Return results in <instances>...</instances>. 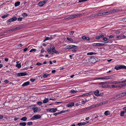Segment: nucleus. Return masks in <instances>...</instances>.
I'll return each mask as SVG.
<instances>
[{
    "label": "nucleus",
    "instance_id": "nucleus-1",
    "mask_svg": "<svg viewBox=\"0 0 126 126\" xmlns=\"http://www.w3.org/2000/svg\"><path fill=\"white\" fill-rule=\"evenodd\" d=\"M96 59H97L96 57H93L88 59V61L89 62V63H90L91 64H93L95 63L96 62Z\"/></svg>",
    "mask_w": 126,
    "mask_h": 126
},
{
    "label": "nucleus",
    "instance_id": "nucleus-2",
    "mask_svg": "<svg viewBox=\"0 0 126 126\" xmlns=\"http://www.w3.org/2000/svg\"><path fill=\"white\" fill-rule=\"evenodd\" d=\"M115 68L118 70L121 69H126V66L124 65H119L116 66L115 67Z\"/></svg>",
    "mask_w": 126,
    "mask_h": 126
},
{
    "label": "nucleus",
    "instance_id": "nucleus-3",
    "mask_svg": "<svg viewBox=\"0 0 126 126\" xmlns=\"http://www.w3.org/2000/svg\"><path fill=\"white\" fill-rule=\"evenodd\" d=\"M41 116L40 115L37 114L34 115L33 117L30 119L31 120H32L35 119H37L41 118Z\"/></svg>",
    "mask_w": 126,
    "mask_h": 126
},
{
    "label": "nucleus",
    "instance_id": "nucleus-4",
    "mask_svg": "<svg viewBox=\"0 0 126 126\" xmlns=\"http://www.w3.org/2000/svg\"><path fill=\"white\" fill-rule=\"evenodd\" d=\"M111 12L110 11H108L106 12H104L102 13H100L97 14L98 16H100L105 15H108L109 14L111 13Z\"/></svg>",
    "mask_w": 126,
    "mask_h": 126
},
{
    "label": "nucleus",
    "instance_id": "nucleus-5",
    "mask_svg": "<svg viewBox=\"0 0 126 126\" xmlns=\"http://www.w3.org/2000/svg\"><path fill=\"white\" fill-rule=\"evenodd\" d=\"M57 110V108H48L47 110V111L51 112H56Z\"/></svg>",
    "mask_w": 126,
    "mask_h": 126
},
{
    "label": "nucleus",
    "instance_id": "nucleus-6",
    "mask_svg": "<svg viewBox=\"0 0 126 126\" xmlns=\"http://www.w3.org/2000/svg\"><path fill=\"white\" fill-rule=\"evenodd\" d=\"M47 0H44L42 1L39 2L38 5L40 6H42L46 3Z\"/></svg>",
    "mask_w": 126,
    "mask_h": 126
},
{
    "label": "nucleus",
    "instance_id": "nucleus-7",
    "mask_svg": "<svg viewBox=\"0 0 126 126\" xmlns=\"http://www.w3.org/2000/svg\"><path fill=\"white\" fill-rule=\"evenodd\" d=\"M17 77H21L26 76L27 75V74L26 72H21L18 73L16 74Z\"/></svg>",
    "mask_w": 126,
    "mask_h": 126
},
{
    "label": "nucleus",
    "instance_id": "nucleus-8",
    "mask_svg": "<svg viewBox=\"0 0 126 126\" xmlns=\"http://www.w3.org/2000/svg\"><path fill=\"white\" fill-rule=\"evenodd\" d=\"M32 109L33 110V112L34 113H36L41 110L40 109L37 107H34L32 108Z\"/></svg>",
    "mask_w": 126,
    "mask_h": 126
},
{
    "label": "nucleus",
    "instance_id": "nucleus-9",
    "mask_svg": "<svg viewBox=\"0 0 126 126\" xmlns=\"http://www.w3.org/2000/svg\"><path fill=\"white\" fill-rule=\"evenodd\" d=\"M92 45L95 46H102L104 45V44L100 43H93L92 44Z\"/></svg>",
    "mask_w": 126,
    "mask_h": 126
},
{
    "label": "nucleus",
    "instance_id": "nucleus-10",
    "mask_svg": "<svg viewBox=\"0 0 126 126\" xmlns=\"http://www.w3.org/2000/svg\"><path fill=\"white\" fill-rule=\"evenodd\" d=\"M93 108H94L93 106H91L89 107H86V108H84L83 109V110L84 111L87 110H90L92 109Z\"/></svg>",
    "mask_w": 126,
    "mask_h": 126
},
{
    "label": "nucleus",
    "instance_id": "nucleus-11",
    "mask_svg": "<svg viewBox=\"0 0 126 126\" xmlns=\"http://www.w3.org/2000/svg\"><path fill=\"white\" fill-rule=\"evenodd\" d=\"M81 15L82 14H77L73 15V18H74L81 16Z\"/></svg>",
    "mask_w": 126,
    "mask_h": 126
},
{
    "label": "nucleus",
    "instance_id": "nucleus-12",
    "mask_svg": "<svg viewBox=\"0 0 126 126\" xmlns=\"http://www.w3.org/2000/svg\"><path fill=\"white\" fill-rule=\"evenodd\" d=\"M103 105V104L102 102H101L95 105H93V107H96L98 106H101Z\"/></svg>",
    "mask_w": 126,
    "mask_h": 126
},
{
    "label": "nucleus",
    "instance_id": "nucleus-13",
    "mask_svg": "<svg viewBox=\"0 0 126 126\" xmlns=\"http://www.w3.org/2000/svg\"><path fill=\"white\" fill-rule=\"evenodd\" d=\"M74 103L73 102H71V103H69L67 104L66 106L69 107H71L74 105Z\"/></svg>",
    "mask_w": 126,
    "mask_h": 126
},
{
    "label": "nucleus",
    "instance_id": "nucleus-14",
    "mask_svg": "<svg viewBox=\"0 0 126 126\" xmlns=\"http://www.w3.org/2000/svg\"><path fill=\"white\" fill-rule=\"evenodd\" d=\"M30 84V82L29 81H27L24 83L22 85L23 87L27 86Z\"/></svg>",
    "mask_w": 126,
    "mask_h": 126
},
{
    "label": "nucleus",
    "instance_id": "nucleus-15",
    "mask_svg": "<svg viewBox=\"0 0 126 126\" xmlns=\"http://www.w3.org/2000/svg\"><path fill=\"white\" fill-rule=\"evenodd\" d=\"M82 39L83 40H87L89 41L90 40V38L88 37H86L85 36H83L82 37Z\"/></svg>",
    "mask_w": 126,
    "mask_h": 126
},
{
    "label": "nucleus",
    "instance_id": "nucleus-16",
    "mask_svg": "<svg viewBox=\"0 0 126 126\" xmlns=\"http://www.w3.org/2000/svg\"><path fill=\"white\" fill-rule=\"evenodd\" d=\"M112 78V77L111 76H106L105 77V80H108V79H111Z\"/></svg>",
    "mask_w": 126,
    "mask_h": 126
},
{
    "label": "nucleus",
    "instance_id": "nucleus-17",
    "mask_svg": "<svg viewBox=\"0 0 126 126\" xmlns=\"http://www.w3.org/2000/svg\"><path fill=\"white\" fill-rule=\"evenodd\" d=\"M99 92L98 90H96L95 91H94V93L95 95L97 96H98L99 94Z\"/></svg>",
    "mask_w": 126,
    "mask_h": 126
},
{
    "label": "nucleus",
    "instance_id": "nucleus-18",
    "mask_svg": "<svg viewBox=\"0 0 126 126\" xmlns=\"http://www.w3.org/2000/svg\"><path fill=\"white\" fill-rule=\"evenodd\" d=\"M104 114L106 116H107L108 115H110V111H109L107 110L105 112Z\"/></svg>",
    "mask_w": 126,
    "mask_h": 126
},
{
    "label": "nucleus",
    "instance_id": "nucleus-19",
    "mask_svg": "<svg viewBox=\"0 0 126 126\" xmlns=\"http://www.w3.org/2000/svg\"><path fill=\"white\" fill-rule=\"evenodd\" d=\"M47 50L49 53H51L52 54H54V53L52 52V51L51 49L49 48H47Z\"/></svg>",
    "mask_w": 126,
    "mask_h": 126
},
{
    "label": "nucleus",
    "instance_id": "nucleus-20",
    "mask_svg": "<svg viewBox=\"0 0 126 126\" xmlns=\"http://www.w3.org/2000/svg\"><path fill=\"white\" fill-rule=\"evenodd\" d=\"M112 84H116L121 83V82L119 81H115L111 82Z\"/></svg>",
    "mask_w": 126,
    "mask_h": 126
},
{
    "label": "nucleus",
    "instance_id": "nucleus-21",
    "mask_svg": "<svg viewBox=\"0 0 126 126\" xmlns=\"http://www.w3.org/2000/svg\"><path fill=\"white\" fill-rule=\"evenodd\" d=\"M20 4V2L19 1H17L16 2L15 4V7H17L19 6Z\"/></svg>",
    "mask_w": 126,
    "mask_h": 126
},
{
    "label": "nucleus",
    "instance_id": "nucleus-22",
    "mask_svg": "<svg viewBox=\"0 0 126 126\" xmlns=\"http://www.w3.org/2000/svg\"><path fill=\"white\" fill-rule=\"evenodd\" d=\"M19 125L22 126H25L26 125V123L25 122H21L19 124Z\"/></svg>",
    "mask_w": 126,
    "mask_h": 126
},
{
    "label": "nucleus",
    "instance_id": "nucleus-23",
    "mask_svg": "<svg viewBox=\"0 0 126 126\" xmlns=\"http://www.w3.org/2000/svg\"><path fill=\"white\" fill-rule=\"evenodd\" d=\"M87 123L86 122H81L79 123H78V125L79 126H80L82 125H84L86 124Z\"/></svg>",
    "mask_w": 126,
    "mask_h": 126
},
{
    "label": "nucleus",
    "instance_id": "nucleus-24",
    "mask_svg": "<svg viewBox=\"0 0 126 126\" xmlns=\"http://www.w3.org/2000/svg\"><path fill=\"white\" fill-rule=\"evenodd\" d=\"M27 119V118L26 117H24L21 118L20 120L23 121H26Z\"/></svg>",
    "mask_w": 126,
    "mask_h": 126
},
{
    "label": "nucleus",
    "instance_id": "nucleus-25",
    "mask_svg": "<svg viewBox=\"0 0 126 126\" xmlns=\"http://www.w3.org/2000/svg\"><path fill=\"white\" fill-rule=\"evenodd\" d=\"M48 101V99L47 98H46L43 101V102L44 103H45L47 102Z\"/></svg>",
    "mask_w": 126,
    "mask_h": 126
},
{
    "label": "nucleus",
    "instance_id": "nucleus-26",
    "mask_svg": "<svg viewBox=\"0 0 126 126\" xmlns=\"http://www.w3.org/2000/svg\"><path fill=\"white\" fill-rule=\"evenodd\" d=\"M108 82H101L100 83H99L98 84L99 85H101L102 84H108Z\"/></svg>",
    "mask_w": 126,
    "mask_h": 126
},
{
    "label": "nucleus",
    "instance_id": "nucleus-27",
    "mask_svg": "<svg viewBox=\"0 0 126 126\" xmlns=\"http://www.w3.org/2000/svg\"><path fill=\"white\" fill-rule=\"evenodd\" d=\"M122 96V95H121V94L120 93L118 94L116 96V97L117 98H118Z\"/></svg>",
    "mask_w": 126,
    "mask_h": 126
},
{
    "label": "nucleus",
    "instance_id": "nucleus-28",
    "mask_svg": "<svg viewBox=\"0 0 126 126\" xmlns=\"http://www.w3.org/2000/svg\"><path fill=\"white\" fill-rule=\"evenodd\" d=\"M12 20L11 18H10L9 20H8L7 21V23L8 24H10V22H11L13 21Z\"/></svg>",
    "mask_w": 126,
    "mask_h": 126
},
{
    "label": "nucleus",
    "instance_id": "nucleus-29",
    "mask_svg": "<svg viewBox=\"0 0 126 126\" xmlns=\"http://www.w3.org/2000/svg\"><path fill=\"white\" fill-rule=\"evenodd\" d=\"M8 15H9L8 14H7L6 15H4L3 16H1V18L3 19L4 18H5L6 17H7V16H8Z\"/></svg>",
    "mask_w": 126,
    "mask_h": 126
},
{
    "label": "nucleus",
    "instance_id": "nucleus-30",
    "mask_svg": "<svg viewBox=\"0 0 126 126\" xmlns=\"http://www.w3.org/2000/svg\"><path fill=\"white\" fill-rule=\"evenodd\" d=\"M77 92V91L76 90H71L70 92L72 94L73 93H75Z\"/></svg>",
    "mask_w": 126,
    "mask_h": 126
},
{
    "label": "nucleus",
    "instance_id": "nucleus-31",
    "mask_svg": "<svg viewBox=\"0 0 126 126\" xmlns=\"http://www.w3.org/2000/svg\"><path fill=\"white\" fill-rule=\"evenodd\" d=\"M12 18V20L13 21L16 20L17 19V17L15 16L13 17L12 18Z\"/></svg>",
    "mask_w": 126,
    "mask_h": 126
},
{
    "label": "nucleus",
    "instance_id": "nucleus-32",
    "mask_svg": "<svg viewBox=\"0 0 126 126\" xmlns=\"http://www.w3.org/2000/svg\"><path fill=\"white\" fill-rule=\"evenodd\" d=\"M49 75V74H45L43 75V77L44 78H47Z\"/></svg>",
    "mask_w": 126,
    "mask_h": 126
},
{
    "label": "nucleus",
    "instance_id": "nucleus-33",
    "mask_svg": "<svg viewBox=\"0 0 126 126\" xmlns=\"http://www.w3.org/2000/svg\"><path fill=\"white\" fill-rule=\"evenodd\" d=\"M37 103L39 105H41L43 104L42 102L41 101H38L37 102Z\"/></svg>",
    "mask_w": 126,
    "mask_h": 126
},
{
    "label": "nucleus",
    "instance_id": "nucleus-34",
    "mask_svg": "<svg viewBox=\"0 0 126 126\" xmlns=\"http://www.w3.org/2000/svg\"><path fill=\"white\" fill-rule=\"evenodd\" d=\"M121 95L123 96L126 95V92L125 91L121 93H120Z\"/></svg>",
    "mask_w": 126,
    "mask_h": 126
},
{
    "label": "nucleus",
    "instance_id": "nucleus-35",
    "mask_svg": "<svg viewBox=\"0 0 126 126\" xmlns=\"http://www.w3.org/2000/svg\"><path fill=\"white\" fill-rule=\"evenodd\" d=\"M88 59H87L86 60V62H85V64H91L90 63H89V62H88Z\"/></svg>",
    "mask_w": 126,
    "mask_h": 126
},
{
    "label": "nucleus",
    "instance_id": "nucleus-36",
    "mask_svg": "<svg viewBox=\"0 0 126 126\" xmlns=\"http://www.w3.org/2000/svg\"><path fill=\"white\" fill-rule=\"evenodd\" d=\"M22 16L24 17H26L28 16L27 14L26 13H24L22 14Z\"/></svg>",
    "mask_w": 126,
    "mask_h": 126
},
{
    "label": "nucleus",
    "instance_id": "nucleus-37",
    "mask_svg": "<svg viewBox=\"0 0 126 126\" xmlns=\"http://www.w3.org/2000/svg\"><path fill=\"white\" fill-rule=\"evenodd\" d=\"M16 67L19 68H20L21 67V65L20 63L16 65Z\"/></svg>",
    "mask_w": 126,
    "mask_h": 126
},
{
    "label": "nucleus",
    "instance_id": "nucleus-38",
    "mask_svg": "<svg viewBox=\"0 0 126 126\" xmlns=\"http://www.w3.org/2000/svg\"><path fill=\"white\" fill-rule=\"evenodd\" d=\"M78 47L77 46L72 45V48L76 49Z\"/></svg>",
    "mask_w": 126,
    "mask_h": 126
},
{
    "label": "nucleus",
    "instance_id": "nucleus-39",
    "mask_svg": "<svg viewBox=\"0 0 126 126\" xmlns=\"http://www.w3.org/2000/svg\"><path fill=\"white\" fill-rule=\"evenodd\" d=\"M109 102L108 100H106L105 101L102 102L103 104H106L107 103Z\"/></svg>",
    "mask_w": 126,
    "mask_h": 126
},
{
    "label": "nucleus",
    "instance_id": "nucleus-40",
    "mask_svg": "<svg viewBox=\"0 0 126 126\" xmlns=\"http://www.w3.org/2000/svg\"><path fill=\"white\" fill-rule=\"evenodd\" d=\"M50 49H51V50H52L55 48V47L54 46L52 45H50Z\"/></svg>",
    "mask_w": 126,
    "mask_h": 126
},
{
    "label": "nucleus",
    "instance_id": "nucleus-41",
    "mask_svg": "<svg viewBox=\"0 0 126 126\" xmlns=\"http://www.w3.org/2000/svg\"><path fill=\"white\" fill-rule=\"evenodd\" d=\"M116 38H118V39H123V38L121 37V36L120 35H119V36H116Z\"/></svg>",
    "mask_w": 126,
    "mask_h": 126
},
{
    "label": "nucleus",
    "instance_id": "nucleus-42",
    "mask_svg": "<svg viewBox=\"0 0 126 126\" xmlns=\"http://www.w3.org/2000/svg\"><path fill=\"white\" fill-rule=\"evenodd\" d=\"M36 51V49H31L30 52H34Z\"/></svg>",
    "mask_w": 126,
    "mask_h": 126
},
{
    "label": "nucleus",
    "instance_id": "nucleus-43",
    "mask_svg": "<svg viewBox=\"0 0 126 126\" xmlns=\"http://www.w3.org/2000/svg\"><path fill=\"white\" fill-rule=\"evenodd\" d=\"M67 39L68 41L71 42H72L73 41V40L72 39L69 38L68 37H67Z\"/></svg>",
    "mask_w": 126,
    "mask_h": 126
},
{
    "label": "nucleus",
    "instance_id": "nucleus-44",
    "mask_svg": "<svg viewBox=\"0 0 126 126\" xmlns=\"http://www.w3.org/2000/svg\"><path fill=\"white\" fill-rule=\"evenodd\" d=\"M94 54L93 52H89V53H88L87 54V55H92L93 54Z\"/></svg>",
    "mask_w": 126,
    "mask_h": 126
},
{
    "label": "nucleus",
    "instance_id": "nucleus-45",
    "mask_svg": "<svg viewBox=\"0 0 126 126\" xmlns=\"http://www.w3.org/2000/svg\"><path fill=\"white\" fill-rule=\"evenodd\" d=\"M43 64L42 63H36V65H38V66H40V65H42Z\"/></svg>",
    "mask_w": 126,
    "mask_h": 126
},
{
    "label": "nucleus",
    "instance_id": "nucleus-46",
    "mask_svg": "<svg viewBox=\"0 0 126 126\" xmlns=\"http://www.w3.org/2000/svg\"><path fill=\"white\" fill-rule=\"evenodd\" d=\"M125 114V112L122 111L121 112L120 115L121 116H123Z\"/></svg>",
    "mask_w": 126,
    "mask_h": 126
},
{
    "label": "nucleus",
    "instance_id": "nucleus-47",
    "mask_svg": "<svg viewBox=\"0 0 126 126\" xmlns=\"http://www.w3.org/2000/svg\"><path fill=\"white\" fill-rule=\"evenodd\" d=\"M64 48L65 49H69V45H68L67 46H66V47H65Z\"/></svg>",
    "mask_w": 126,
    "mask_h": 126
},
{
    "label": "nucleus",
    "instance_id": "nucleus-48",
    "mask_svg": "<svg viewBox=\"0 0 126 126\" xmlns=\"http://www.w3.org/2000/svg\"><path fill=\"white\" fill-rule=\"evenodd\" d=\"M87 102V101L86 100H85V101H82L81 102V103L82 104H85L86 102Z\"/></svg>",
    "mask_w": 126,
    "mask_h": 126
},
{
    "label": "nucleus",
    "instance_id": "nucleus-49",
    "mask_svg": "<svg viewBox=\"0 0 126 126\" xmlns=\"http://www.w3.org/2000/svg\"><path fill=\"white\" fill-rule=\"evenodd\" d=\"M64 19H70V18H69V16H67L65 17L64 18Z\"/></svg>",
    "mask_w": 126,
    "mask_h": 126
},
{
    "label": "nucleus",
    "instance_id": "nucleus-50",
    "mask_svg": "<svg viewBox=\"0 0 126 126\" xmlns=\"http://www.w3.org/2000/svg\"><path fill=\"white\" fill-rule=\"evenodd\" d=\"M96 16H98L97 14H94L92 16V17H94Z\"/></svg>",
    "mask_w": 126,
    "mask_h": 126
},
{
    "label": "nucleus",
    "instance_id": "nucleus-51",
    "mask_svg": "<svg viewBox=\"0 0 126 126\" xmlns=\"http://www.w3.org/2000/svg\"><path fill=\"white\" fill-rule=\"evenodd\" d=\"M32 122H29L27 123V124L28 125H32Z\"/></svg>",
    "mask_w": 126,
    "mask_h": 126
},
{
    "label": "nucleus",
    "instance_id": "nucleus-52",
    "mask_svg": "<svg viewBox=\"0 0 126 126\" xmlns=\"http://www.w3.org/2000/svg\"><path fill=\"white\" fill-rule=\"evenodd\" d=\"M60 114L59 112H58L56 113H54L53 114L54 115L56 116L57 115H58Z\"/></svg>",
    "mask_w": 126,
    "mask_h": 126
},
{
    "label": "nucleus",
    "instance_id": "nucleus-53",
    "mask_svg": "<svg viewBox=\"0 0 126 126\" xmlns=\"http://www.w3.org/2000/svg\"><path fill=\"white\" fill-rule=\"evenodd\" d=\"M22 18L21 17H19L18 18L17 20L19 21H21L22 20Z\"/></svg>",
    "mask_w": 126,
    "mask_h": 126
},
{
    "label": "nucleus",
    "instance_id": "nucleus-54",
    "mask_svg": "<svg viewBox=\"0 0 126 126\" xmlns=\"http://www.w3.org/2000/svg\"><path fill=\"white\" fill-rule=\"evenodd\" d=\"M87 0H79V2H83L86 1H87Z\"/></svg>",
    "mask_w": 126,
    "mask_h": 126
},
{
    "label": "nucleus",
    "instance_id": "nucleus-55",
    "mask_svg": "<svg viewBox=\"0 0 126 126\" xmlns=\"http://www.w3.org/2000/svg\"><path fill=\"white\" fill-rule=\"evenodd\" d=\"M65 112V111L64 110H62L59 112L60 114H61L62 113H64Z\"/></svg>",
    "mask_w": 126,
    "mask_h": 126
},
{
    "label": "nucleus",
    "instance_id": "nucleus-56",
    "mask_svg": "<svg viewBox=\"0 0 126 126\" xmlns=\"http://www.w3.org/2000/svg\"><path fill=\"white\" fill-rule=\"evenodd\" d=\"M122 21L123 22H126V18H123L122 19Z\"/></svg>",
    "mask_w": 126,
    "mask_h": 126
},
{
    "label": "nucleus",
    "instance_id": "nucleus-57",
    "mask_svg": "<svg viewBox=\"0 0 126 126\" xmlns=\"http://www.w3.org/2000/svg\"><path fill=\"white\" fill-rule=\"evenodd\" d=\"M69 18H70V19H73L74 18L73 15H71L69 16Z\"/></svg>",
    "mask_w": 126,
    "mask_h": 126
},
{
    "label": "nucleus",
    "instance_id": "nucleus-58",
    "mask_svg": "<svg viewBox=\"0 0 126 126\" xmlns=\"http://www.w3.org/2000/svg\"><path fill=\"white\" fill-rule=\"evenodd\" d=\"M103 39L105 41H106L107 40V39L106 37H104L103 38Z\"/></svg>",
    "mask_w": 126,
    "mask_h": 126
},
{
    "label": "nucleus",
    "instance_id": "nucleus-59",
    "mask_svg": "<svg viewBox=\"0 0 126 126\" xmlns=\"http://www.w3.org/2000/svg\"><path fill=\"white\" fill-rule=\"evenodd\" d=\"M89 93V95L92 94H93L94 93V91H91L88 93Z\"/></svg>",
    "mask_w": 126,
    "mask_h": 126
},
{
    "label": "nucleus",
    "instance_id": "nucleus-60",
    "mask_svg": "<svg viewBox=\"0 0 126 126\" xmlns=\"http://www.w3.org/2000/svg\"><path fill=\"white\" fill-rule=\"evenodd\" d=\"M121 87H126V83L124 84L123 85H121Z\"/></svg>",
    "mask_w": 126,
    "mask_h": 126
},
{
    "label": "nucleus",
    "instance_id": "nucleus-61",
    "mask_svg": "<svg viewBox=\"0 0 126 126\" xmlns=\"http://www.w3.org/2000/svg\"><path fill=\"white\" fill-rule=\"evenodd\" d=\"M30 81L32 82H33L35 80V79H30Z\"/></svg>",
    "mask_w": 126,
    "mask_h": 126
},
{
    "label": "nucleus",
    "instance_id": "nucleus-62",
    "mask_svg": "<svg viewBox=\"0 0 126 126\" xmlns=\"http://www.w3.org/2000/svg\"><path fill=\"white\" fill-rule=\"evenodd\" d=\"M103 94V93H101L99 94H98V95L97 96H102Z\"/></svg>",
    "mask_w": 126,
    "mask_h": 126
},
{
    "label": "nucleus",
    "instance_id": "nucleus-63",
    "mask_svg": "<svg viewBox=\"0 0 126 126\" xmlns=\"http://www.w3.org/2000/svg\"><path fill=\"white\" fill-rule=\"evenodd\" d=\"M96 38L97 39H99L100 38V37L99 36H97L96 37Z\"/></svg>",
    "mask_w": 126,
    "mask_h": 126
},
{
    "label": "nucleus",
    "instance_id": "nucleus-64",
    "mask_svg": "<svg viewBox=\"0 0 126 126\" xmlns=\"http://www.w3.org/2000/svg\"><path fill=\"white\" fill-rule=\"evenodd\" d=\"M4 82H5V83H8L9 82V81H8V80H4Z\"/></svg>",
    "mask_w": 126,
    "mask_h": 126
}]
</instances>
